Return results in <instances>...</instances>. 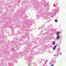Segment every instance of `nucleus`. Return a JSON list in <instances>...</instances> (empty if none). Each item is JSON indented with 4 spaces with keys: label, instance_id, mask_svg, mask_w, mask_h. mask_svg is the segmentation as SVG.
Listing matches in <instances>:
<instances>
[{
    "label": "nucleus",
    "instance_id": "obj_1",
    "mask_svg": "<svg viewBox=\"0 0 66 66\" xmlns=\"http://www.w3.org/2000/svg\"><path fill=\"white\" fill-rule=\"evenodd\" d=\"M60 36H57L56 37V39L57 40L58 39H59V38H60Z\"/></svg>",
    "mask_w": 66,
    "mask_h": 66
},
{
    "label": "nucleus",
    "instance_id": "obj_2",
    "mask_svg": "<svg viewBox=\"0 0 66 66\" xmlns=\"http://www.w3.org/2000/svg\"><path fill=\"white\" fill-rule=\"evenodd\" d=\"M60 33H61L60 32H57V36H58V35H59V34H60Z\"/></svg>",
    "mask_w": 66,
    "mask_h": 66
},
{
    "label": "nucleus",
    "instance_id": "obj_3",
    "mask_svg": "<svg viewBox=\"0 0 66 66\" xmlns=\"http://www.w3.org/2000/svg\"><path fill=\"white\" fill-rule=\"evenodd\" d=\"M56 45H55V46H54L53 49V50H55V48H56Z\"/></svg>",
    "mask_w": 66,
    "mask_h": 66
},
{
    "label": "nucleus",
    "instance_id": "obj_4",
    "mask_svg": "<svg viewBox=\"0 0 66 66\" xmlns=\"http://www.w3.org/2000/svg\"><path fill=\"white\" fill-rule=\"evenodd\" d=\"M53 45H55V42L53 41Z\"/></svg>",
    "mask_w": 66,
    "mask_h": 66
},
{
    "label": "nucleus",
    "instance_id": "obj_5",
    "mask_svg": "<svg viewBox=\"0 0 66 66\" xmlns=\"http://www.w3.org/2000/svg\"><path fill=\"white\" fill-rule=\"evenodd\" d=\"M55 22H57V20H55Z\"/></svg>",
    "mask_w": 66,
    "mask_h": 66
},
{
    "label": "nucleus",
    "instance_id": "obj_6",
    "mask_svg": "<svg viewBox=\"0 0 66 66\" xmlns=\"http://www.w3.org/2000/svg\"><path fill=\"white\" fill-rule=\"evenodd\" d=\"M51 66H54L53 65H51Z\"/></svg>",
    "mask_w": 66,
    "mask_h": 66
},
{
    "label": "nucleus",
    "instance_id": "obj_7",
    "mask_svg": "<svg viewBox=\"0 0 66 66\" xmlns=\"http://www.w3.org/2000/svg\"><path fill=\"white\" fill-rule=\"evenodd\" d=\"M60 54H61V53H60Z\"/></svg>",
    "mask_w": 66,
    "mask_h": 66
}]
</instances>
